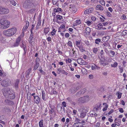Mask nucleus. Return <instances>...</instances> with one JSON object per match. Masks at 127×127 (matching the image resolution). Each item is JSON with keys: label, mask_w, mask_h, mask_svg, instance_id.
I'll list each match as a JSON object with an SVG mask.
<instances>
[{"label": "nucleus", "mask_w": 127, "mask_h": 127, "mask_svg": "<svg viewBox=\"0 0 127 127\" xmlns=\"http://www.w3.org/2000/svg\"><path fill=\"white\" fill-rule=\"evenodd\" d=\"M16 32V29L15 28H12L4 31L3 33L7 36H11L15 34Z\"/></svg>", "instance_id": "nucleus-1"}, {"label": "nucleus", "mask_w": 127, "mask_h": 127, "mask_svg": "<svg viewBox=\"0 0 127 127\" xmlns=\"http://www.w3.org/2000/svg\"><path fill=\"white\" fill-rule=\"evenodd\" d=\"M10 23L7 20L0 19V28L5 29L8 28L10 26Z\"/></svg>", "instance_id": "nucleus-2"}, {"label": "nucleus", "mask_w": 127, "mask_h": 127, "mask_svg": "<svg viewBox=\"0 0 127 127\" xmlns=\"http://www.w3.org/2000/svg\"><path fill=\"white\" fill-rule=\"evenodd\" d=\"M86 107L84 106H81L78 111L80 113H81L80 115V117L83 118H84L86 115V114L87 113L88 111L87 110Z\"/></svg>", "instance_id": "nucleus-3"}, {"label": "nucleus", "mask_w": 127, "mask_h": 127, "mask_svg": "<svg viewBox=\"0 0 127 127\" xmlns=\"http://www.w3.org/2000/svg\"><path fill=\"white\" fill-rule=\"evenodd\" d=\"M32 0H26L24 2L23 4V7L26 9H29L31 8L32 5Z\"/></svg>", "instance_id": "nucleus-4"}, {"label": "nucleus", "mask_w": 127, "mask_h": 127, "mask_svg": "<svg viewBox=\"0 0 127 127\" xmlns=\"http://www.w3.org/2000/svg\"><path fill=\"white\" fill-rule=\"evenodd\" d=\"M88 96H84V97L80 98L79 99V100L81 102L84 103L87 101V100L86 99H88Z\"/></svg>", "instance_id": "nucleus-5"}, {"label": "nucleus", "mask_w": 127, "mask_h": 127, "mask_svg": "<svg viewBox=\"0 0 127 127\" xmlns=\"http://www.w3.org/2000/svg\"><path fill=\"white\" fill-rule=\"evenodd\" d=\"M21 37L19 36L16 40V42L14 44L13 46L14 47L17 46L21 41Z\"/></svg>", "instance_id": "nucleus-6"}, {"label": "nucleus", "mask_w": 127, "mask_h": 127, "mask_svg": "<svg viewBox=\"0 0 127 127\" xmlns=\"http://www.w3.org/2000/svg\"><path fill=\"white\" fill-rule=\"evenodd\" d=\"M86 89L84 88L81 90L80 91L77 92L76 94V95L77 96H80L81 94H83L86 92Z\"/></svg>", "instance_id": "nucleus-7"}, {"label": "nucleus", "mask_w": 127, "mask_h": 127, "mask_svg": "<svg viewBox=\"0 0 127 127\" xmlns=\"http://www.w3.org/2000/svg\"><path fill=\"white\" fill-rule=\"evenodd\" d=\"M2 92L3 95L4 96L8 95L10 92L11 93V91H10L9 90H8V89L7 90L5 88L3 90Z\"/></svg>", "instance_id": "nucleus-8"}, {"label": "nucleus", "mask_w": 127, "mask_h": 127, "mask_svg": "<svg viewBox=\"0 0 127 127\" xmlns=\"http://www.w3.org/2000/svg\"><path fill=\"white\" fill-rule=\"evenodd\" d=\"M12 92H10L9 94L8 95V96L9 98L11 99H13L15 97V95L14 93L12 91Z\"/></svg>", "instance_id": "nucleus-9"}, {"label": "nucleus", "mask_w": 127, "mask_h": 127, "mask_svg": "<svg viewBox=\"0 0 127 127\" xmlns=\"http://www.w3.org/2000/svg\"><path fill=\"white\" fill-rule=\"evenodd\" d=\"M57 8H55L54 9V11L55 13H54L55 14L54 15V17L55 16V15L56 14H55L56 13L59 12L60 13V11L62 12L63 11V10L61 8L58 7Z\"/></svg>", "instance_id": "nucleus-10"}, {"label": "nucleus", "mask_w": 127, "mask_h": 127, "mask_svg": "<svg viewBox=\"0 0 127 127\" xmlns=\"http://www.w3.org/2000/svg\"><path fill=\"white\" fill-rule=\"evenodd\" d=\"M59 1L58 0H52V2L53 5L54 6V7L56 8L58 7L59 3L58 2Z\"/></svg>", "instance_id": "nucleus-11"}, {"label": "nucleus", "mask_w": 127, "mask_h": 127, "mask_svg": "<svg viewBox=\"0 0 127 127\" xmlns=\"http://www.w3.org/2000/svg\"><path fill=\"white\" fill-rule=\"evenodd\" d=\"M31 68H30L28 70H27L26 71V72L25 73V74L27 78H28L29 77L30 73H31Z\"/></svg>", "instance_id": "nucleus-12"}, {"label": "nucleus", "mask_w": 127, "mask_h": 127, "mask_svg": "<svg viewBox=\"0 0 127 127\" xmlns=\"http://www.w3.org/2000/svg\"><path fill=\"white\" fill-rule=\"evenodd\" d=\"M34 101L37 104H38L40 101V98L38 96H34Z\"/></svg>", "instance_id": "nucleus-13"}, {"label": "nucleus", "mask_w": 127, "mask_h": 127, "mask_svg": "<svg viewBox=\"0 0 127 127\" xmlns=\"http://www.w3.org/2000/svg\"><path fill=\"white\" fill-rule=\"evenodd\" d=\"M8 80L7 79H5L2 81L1 84L3 86L6 87L8 85Z\"/></svg>", "instance_id": "nucleus-14"}, {"label": "nucleus", "mask_w": 127, "mask_h": 127, "mask_svg": "<svg viewBox=\"0 0 127 127\" xmlns=\"http://www.w3.org/2000/svg\"><path fill=\"white\" fill-rule=\"evenodd\" d=\"M39 66V62H36L35 63V64L33 66V70L35 71L37 69Z\"/></svg>", "instance_id": "nucleus-15"}, {"label": "nucleus", "mask_w": 127, "mask_h": 127, "mask_svg": "<svg viewBox=\"0 0 127 127\" xmlns=\"http://www.w3.org/2000/svg\"><path fill=\"white\" fill-rule=\"evenodd\" d=\"M58 70L59 72L58 73H61L62 74H64L65 75H67L68 74V73L65 72L64 70L62 69L61 68H58Z\"/></svg>", "instance_id": "nucleus-16"}, {"label": "nucleus", "mask_w": 127, "mask_h": 127, "mask_svg": "<svg viewBox=\"0 0 127 127\" xmlns=\"http://www.w3.org/2000/svg\"><path fill=\"white\" fill-rule=\"evenodd\" d=\"M42 98L44 101L46 100V94L45 92L43 90L42 91Z\"/></svg>", "instance_id": "nucleus-17"}, {"label": "nucleus", "mask_w": 127, "mask_h": 127, "mask_svg": "<svg viewBox=\"0 0 127 127\" xmlns=\"http://www.w3.org/2000/svg\"><path fill=\"white\" fill-rule=\"evenodd\" d=\"M101 105V104L99 103L96 104V107L94 108L93 110L95 111H97L98 109L100 107Z\"/></svg>", "instance_id": "nucleus-18"}, {"label": "nucleus", "mask_w": 127, "mask_h": 127, "mask_svg": "<svg viewBox=\"0 0 127 127\" xmlns=\"http://www.w3.org/2000/svg\"><path fill=\"white\" fill-rule=\"evenodd\" d=\"M103 8L100 5H97L96 7V9L103 11Z\"/></svg>", "instance_id": "nucleus-19"}, {"label": "nucleus", "mask_w": 127, "mask_h": 127, "mask_svg": "<svg viewBox=\"0 0 127 127\" xmlns=\"http://www.w3.org/2000/svg\"><path fill=\"white\" fill-rule=\"evenodd\" d=\"M78 48L82 52H83L84 51H85L84 47H83V45H81V46H80Z\"/></svg>", "instance_id": "nucleus-20"}, {"label": "nucleus", "mask_w": 127, "mask_h": 127, "mask_svg": "<svg viewBox=\"0 0 127 127\" xmlns=\"http://www.w3.org/2000/svg\"><path fill=\"white\" fill-rule=\"evenodd\" d=\"M3 14H6L8 13L9 12V9L3 7Z\"/></svg>", "instance_id": "nucleus-21"}, {"label": "nucleus", "mask_w": 127, "mask_h": 127, "mask_svg": "<svg viewBox=\"0 0 127 127\" xmlns=\"http://www.w3.org/2000/svg\"><path fill=\"white\" fill-rule=\"evenodd\" d=\"M33 33H31V35L30 36L29 40V43L30 44L32 43V42H33V41H32V39L33 38Z\"/></svg>", "instance_id": "nucleus-22"}, {"label": "nucleus", "mask_w": 127, "mask_h": 127, "mask_svg": "<svg viewBox=\"0 0 127 127\" xmlns=\"http://www.w3.org/2000/svg\"><path fill=\"white\" fill-rule=\"evenodd\" d=\"M109 51L111 55H110L109 53H108V54L110 55V57H113L115 54V52L112 50H110Z\"/></svg>", "instance_id": "nucleus-23"}, {"label": "nucleus", "mask_w": 127, "mask_h": 127, "mask_svg": "<svg viewBox=\"0 0 127 127\" xmlns=\"http://www.w3.org/2000/svg\"><path fill=\"white\" fill-rule=\"evenodd\" d=\"M19 82V80L18 79H17L15 83V87L17 89L18 87V85Z\"/></svg>", "instance_id": "nucleus-24"}, {"label": "nucleus", "mask_w": 127, "mask_h": 127, "mask_svg": "<svg viewBox=\"0 0 127 127\" xmlns=\"http://www.w3.org/2000/svg\"><path fill=\"white\" fill-rule=\"evenodd\" d=\"M43 124V120H41L39 123V127H44Z\"/></svg>", "instance_id": "nucleus-25"}, {"label": "nucleus", "mask_w": 127, "mask_h": 127, "mask_svg": "<svg viewBox=\"0 0 127 127\" xmlns=\"http://www.w3.org/2000/svg\"><path fill=\"white\" fill-rule=\"evenodd\" d=\"M81 42L79 41H76V45L78 48L81 46V45H82V44H81Z\"/></svg>", "instance_id": "nucleus-26"}, {"label": "nucleus", "mask_w": 127, "mask_h": 127, "mask_svg": "<svg viewBox=\"0 0 127 127\" xmlns=\"http://www.w3.org/2000/svg\"><path fill=\"white\" fill-rule=\"evenodd\" d=\"M103 105H105V107L102 109V110L103 111H104L107 110L108 105L106 103H103Z\"/></svg>", "instance_id": "nucleus-27"}, {"label": "nucleus", "mask_w": 127, "mask_h": 127, "mask_svg": "<svg viewBox=\"0 0 127 127\" xmlns=\"http://www.w3.org/2000/svg\"><path fill=\"white\" fill-rule=\"evenodd\" d=\"M101 39L99 38L96 39L95 40V43L96 44H99V43L101 42Z\"/></svg>", "instance_id": "nucleus-28"}, {"label": "nucleus", "mask_w": 127, "mask_h": 127, "mask_svg": "<svg viewBox=\"0 0 127 127\" xmlns=\"http://www.w3.org/2000/svg\"><path fill=\"white\" fill-rule=\"evenodd\" d=\"M49 28H45L44 29V32L45 34H47L49 32V31L48 30Z\"/></svg>", "instance_id": "nucleus-29"}, {"label": "nucleus", "mask_w": 127, "mask_h": 127, "mask_svg": "<svg viewBox=\"0 0 127 127\" xmlns=\"http://www.w3.org/2000/svg\"><path fill=\"white\" fill-rule=\"evenodd\" d=\"M116 95H118V98L120 99L121 98L122 93L119 92H118L116 93Z\"/></svg>", "instance_id": "nucleus-30"}, {"label": "nucleus", "mask_w": 127, "mask_h": 127, "mask_svg": "<svg viewBox=\"0 0 127 127\" xmlns=\"http://www.w3.org/2000/svg\"><path fill=\"white\" fill-rule=\"evenodd\" d=\"M97 26L98 28L96 29L97 30H100L101 29V28H102V24H98V25Z\"/></svg>", "instance_id": "nucleus-31"}, {"label": "nucleus", "mask_w": 127, "mask_h": 127, "mask_svg": "<svg viewBox=\"0 0 127 127\" xmlns=\"http://www.w3.org/2000/svg\"><path fill=\"white\" fill-rule=\"evenodd\" d=\"M39 70L40 72L42 74L45 75V73L42 69L41 68H39Z\"/></svg>", "instance_id": "nucleus-32"}, {"label": "nucleus", "mask_w": 127, "mask_h": 127, "mask_svg": "<svg viewBox=\"0 0 127 127\" xmlns=\"http://www.w3.org/2000/svg\"><path fill=\"white\" fill-rule=\"evenodd\" d=\"M3 7L1 6H0V14H3Z\"/></svg>", "instance_id": "nucleus-33"}, {"label": "nucleus", "mask_w": 127, "mask_h": 127, "mask_svg": "<svg viewBox=\"0 0 127 127\" xmlns=\"http://www.w3.org/2000/svg\"><path fill=\"white\" fill-rule=\"evenodd\" d=\"M118 65V63L117 62H115L113 64H111V65L112 67H115L117 66Z\"/></svg>", "instance_id": "nucleus-34"}, {"label": "nucleus", "mask_w": 127, "mask_h": 127, "mask_svg": "<svg viewBox=\"0 0 127 127\" xmlns=\"http://www.w3.org/2000/svg\"><path fill=\"white\" fill-rule=\"evenodd\" d=\"M100 56L102 58H104V53L103 50H101L100 52Z\"/></svg>", "instance_id": "nucleus-35"}, {"label": "nucleus", "mask_w": 127, "mask_h": 127, "mask_svg": "<svg viewBox=\"0 0 127 127\" xmlns=\"http://www.w3.org/2000/svg\"><path fill=\"white\" fill-rule=\"evenodd\" d=\"M41 22L40 21H38L36 27V30L38 29L39 28V26L41 25Z\"/></svg>", "instance_id": "nucleus-36"}, {"label": "nucleus", "mask_w": 127, "mask_h": 127, "mask_svg": "<svg viewBox=\"0 0 127 127\" xmlns=\"http://www.w3.org/2000/svg\"><path fill=\"white\" fill-rule=\"evenodd\" d=\"M88 10V13H90L92 12L93 10V9L92 7L89 8L88 9H87Z\"/></svg>", "instance_id": "nucleus-37"}, {"label": "nucleus", "mask_w": 127, "mask_h": 127, "mask_svg": "<svg viewBox=\"0 0 127 127\" xmlns=\"http://www.w3.org/2000/svg\"><path fill=\"white\" fill-rule=\"evenodd\" d=\"M35 10V8H33L31 9L30 10H28V12L30 13H33L34 11Z\"/></svg>", "instance_id": "nucleus-38"}, {"label": "nucleus", "mask_w": 127, "mask_h": 127, "mask_svg": "<svg viewBox=\"0 0 127 127\" xmlns=\"http://www.w3.org/2000/svg\"><path fill=\"white\" fill-rule=\"evenodd\" d=\"M99 2L102 5H105V2L103 0H100Z\"/></svg>", "instance_id": "nucleus-39"}, {"label": "nucleus", "mask_w": 127, "mask_h": 127, "mask_svg": "<svg viewBox=\"0 0 127 127\" xmlns=\"http://www.w3.org/2000/svg\"><path fill=\"white\" fill-rule=\"evenodd\" d=\"M10 3L14 6H15L16 3L15 1L14 0L10 1Z\"/></svg>", "instance_id": "nucleus-40"}, {"label": "nucleus", "mask_w": 127, "mask_h": 127, "mask_svg": "<svg viewBox=\"0 0 127 127\" xmlns=\"http://www.w3.org/2000/svg\"><path fill=\"white\" fill-rule=\"evenodd\" d=\"M35 25H32V26L31 29L30 30L31 32V33H33V32H32V31L34 29V28L35 27Z\"/></svg>", "instance_id": "nucleus-41"}, {"label": "nucleus", "mask_w": 127, "mask_h": 127, "mask_svg": "<svg viewBox=\"0 0 127 127\" xmlns=\"http://www.w3.org/2000/svg\"><path fill=\"white\" fill-rule=\"evenodd\" d=\"M82 61V62H83V60L81 58H79L77 59V63L79 64H81L80 62Z\"/></svg>", "instance_id": "nucleus-42"}, {"label": "nucleus", "mask_w": 127, "mask_h": 127, "mask_svg": "<svg viewBox=\"0 0 127 127\" xmlns=\"http://www.w3.org/2000/svg\"><path fill=\"white\" fill-rule=\"evenodd\" d=\"M72 10L73 12L75 13L77 10V9L75 6H74L73 8H72Z\"/></svg>", "instance_id": "nucleus-43"}, {"label": "nucleus", "mask_w": 127, "mask_h": 127, "mask_svg": "<svg viewBox=\"0 0 127 127\" xmlns=\"http://www.w3.org/2000/svg\"><path fill=\"white\" fill-rule=\"evenodd\" d=\"M127 33V30H125L123 31L122 33V35H125Z\"/></svg>", "instance_id": "nucleus-44"}, {"label": "nucleus", "mask_w": 127, "mask_h": 127, "mask_svg": "<svg viewBox=\"0 0 127 127\" xmlns=\"http://www.w3.org/2000/svg\"><path fill=\"white\" fill-rule=\"evenodd\" d=\"M57 19L59 20H61L62 18V16L60 15H56Z\"/></svg>", "instance_id": "nucleus-45"}, {"label": "nucleus", "mask_w": 127, "mask_h": 127, "mask_svg": "<svg viewBox=\"0 0 127 127\" xmlns=\"http://www.w3.org/2000/svg\"><path fill=\"white\" fill-rule=\"evenodd\" d=\"M26 46H24V47H23V49L24 51V55H25L26 54L27 51V49L26 48Z\"/></svg>", "instance_id": "nucleus-46"}, {"label": "nucleus", "mask_w": 127, "mask_h": 127, "mask_svg": "<svg viewBox=\"0 0 127 127\" xmlns=\"http://www.w3.org/2000/svg\"><path fill=\"white\" fill-rule=\"evenodd\" d=\"M86 31L87 33L88 34L90 33V28H88L86 29Z\"/></svg>", "instance_id": "nucleus-47"}, {"label": "nucleus", "mask_w": 127, "mask_h": 127, "mask_svg": "<svg viewBox=\"0 0 127 127\" xmlns=\"http://www.w3.org/2000/svg\"><path fill=\"white\" fill-rule=\"evenodd\" d=\"M93 52L95 53L96 54L97 53V52L98 51V49L96 48H94L93 49Z\"/></svg>", "instance_id": "nucleus-48"}, {"label": "nucleus", "mask_w": 127, "mask_h": 127, "mask_svg": "<svg viewBox=\"0 0 127 127\" xmlns=\"http://www.w3.org/2000/svg\"><path fill=\"white\" fill-rule=\"evenodd\" d=\"M65 29V25L64 24H62V25H61V26L60 28H59V29Z\"/></svg>", "instance_id": "nucleus-49"}, {"label": "nucleus", "mask_w": 127, "mask_h": 127, "mask_svg": "<svg viewBox=\"0 0 127 127\" xmlns=\"http://www.w3.org/2000/svg\"><path fill=\"white\" fill-rule=\"evenodd\" d=\"M56 30L55 29H54L51 32V34L52 35H54L55 34Z\"/></svg>", "instance_id": "nucleus-50"}, {"label": "nucleus", "mask_w": 127, "mask_h": 127, "mask_svg": "<svg viewBox=\"0 0 127 127\" xmlns=\"http://www.w3.org/2000/svg\"><path fill=\"white\" fill-rule=\"evenodd\" d=\"M119 68L120 69V73H122L123 71V68L122 67H121L120 66H119Z\"/></svg>", "instance_id": "nucleus-51"}, {"label": "nucleus", "mask_w": 127, "mask_h": 127, "mask_svg": "<svg viewBox=\"0 0 127 127\" xmlns=\"http://www.w3.org/2000/svg\"><path fill=\"white\" fill-rule=\"evenodd\" d=\"M28 28L27 27L25 26H24L23 27V28L22 30V31H23V32H25L26 31L27 29H28Z\"/></svg>", "instance_id": "nucleus-52"}, {"label": "nucleus", "mask_w": 127, "mask_h": 127, "mask_svg": "<svg viewBox=\"0 0 127 127\" xmlns=\"http://www.w3.org/2000/svg\"><path fill=\"white\" fill-rule=\"evenodd\" d=\"M8 103V104L10 105H12L14 104V102L10 100H9Z\"/></svg>", "instance_id": "nucleus-53"}, {"label": "nucleus", "mask_w": 127, "mask_h": 127, "mask_svg": "<svg viewBox=\"0 0 127 127\" xmlns=\"http://www.w3.org/2000/svg\"><path fill=\"white\" fill-rule=\"evenodd\" d=\"M78 123H79L78 122L74 123L73 125V126H76L77 127H79V125L78 124Z\"/></svg>", "instance_id": "nucleus-54"}, {"label": "nucleus", "mask_w": 127, "mask_h": 127, "mask_svg": "<svg viewBox=\"0 0 127 127\" xmlns=\"http://www.w3.org/2000/svg\"><path fill=\"white\" fill-rule=\"evenodd\" d=\"M106 15L108 17H111L112 16L111 14L109 12H107Z\"/></svg>", "instance_id": "nucleus-55"}, {"label": "nucleus", "mask_w": 127, "mask_h": 127, "mask_svg": "<svg viewBox=\"0 0 127 127\" xmlns=\"http://www.w3.org/2000/svg\"><path fill=\"white\" fill-rule=\"evenodd\" d=\"M68 45L70 46H72V42L70 41H69L68 42Z\"/></svg>", "instance_id": "nucleus-56"}, {"label": "nucleus", "mask_w": 127, "mask_h": 127, "mask_svg": "<svg viewBox=\"0 0 127 127\" xmlns=\"http://www.w3.org/2000/svg\"><path fill=\"white\" fill-rule=\"evenodd\" d=\"M86 23H87V25L88 26H90L91 25V23L90 21H87L86 22Z\"/></svg>", "instance_id": "nucleus-57"}, {"label": "nucleus", "mask_w": 127, "mask_h": 127, "mask_svg": "<svg viewBox=\"0 0 127 127\" xmlns=\"http://www.w3.org/2000/svg\"><path fill=\"white\" fill-rule=\"evenodd\" d=\"M62 104L63 106L65 107L66 106V103L65 102H63L62 103Z\"/></svg>", "instance_id": "nucleus-58"}, {"label": "nucleus", "mask_w": 127, "mask_h": 127, "mask_svg": "<svg viewBox=\"0 0 127 127\" xmlns=\"http://www.w3.org/2000/svg\"><path fill=\"white\" fill-rule=\"evenodd\" d=\"M67 100L70 103H71V102L72 101V100L71 99L70 97H68L67 98Z\"/></svg>", "instance_id": "nucleus-59"}, {"label": "nucleus", "mask_w": 127, "mask_h": 127, "mask_svg": "<svg viewBox=\"0 0 127 127\" xmlns=\"http://www.w3.org/2000/svg\"><path fill=\"white\" fill-rule=\"evenodd\" d=\"M76 23H77V24L79 25L81 23V20H76Z\"/></svg>", "instance_id": "nucleus-60"}, {"label": "nucleus", "mask_w": 127, "mask_h": 127, "mask_svg": "<svg viewBox=\"0 0 127 127\" xmlns=\"http://www.w3.org/2000/svg\"><path fill=\"white\" fill-rule=\"evenodd\" d=\"M40 61V59L39 58L37 57V58H36L35 62V63H36V62H39Z\"/></svg>", "instance_id": "nucleus-61"}, {"label": "nucleus", "mask_w": 127, "mask_h": 127, "mask_svg": "<svg viewBox=\"0 0 127 127\" xmlns=\"http://www.w3.org/2000/svg\"><path fill=\"white\" fill-rule=\"evenodd\" d=\"M9 100L7 99H6L4 100V102L7 104H8Z\"/></svg>", "instance_id": "nucleus-62"}, {"label": "nucleus", "mask_w": 127, "mask_h": 127, "mask_svg": "<svg viewBox=\"0 0 127 127\" xmlns=\"http://www.w3.org/2000/svg\"><path fill=\"white\" fill-rule=\"evenodd\" d=\"M26 27H27V28H28V26L29 25V22L28 21H27L26 22Z\"/></svg>", "instance_id": "nucleus-63"}, {"label": "nucleus", "mask_w": 127, "mask_h": 127, "mask_svg": "<svg viewBox=\"0 0 127 127\" xmlns=\"http://www.w3.org/2000/svg\"><path fill=\"white\" fill-rule=\"evenodd\" d=\"M113 109H111L110 111H109L108 113V114L109 115H110L112 113H113Z\"/></svg>", "instance_id": "nucleus-64"}]
</instances>
